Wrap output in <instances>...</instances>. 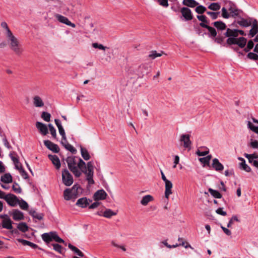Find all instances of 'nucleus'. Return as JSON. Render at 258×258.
Listing matches in <instances>:
<instances>
[{
	"mask_svg": "<svg viewBox=\"0 0 258 258\" xmlns=\"http://www.w3.org/2000/svg\"><path fill=\"white\" fill-rule=\"evenodd\" d=\"M81 173H83L86 175V180L88 181V184L90 185L94 183L93 179L94 175V165L92 161L88 162L85 166L81 169Z\"/></svg>",
	"mask_w": 258,
	"mask_h": 258,
	"instance_id": "3",
	"label": "nucleus"
},
{
	"mask_svg": "<svg viewBox=\"0 0 258 258\" xmlns=\"http://www.w3.org/2000/svg\"><path fill=\"white\" fill-rule=\"evenodd\" d=\"M209 153V150L208 149L206 148V150L204 151H201L199 150L196 152V154H197L199 156H204L208 155Z\"/></svg>",
	"mask_w": 258,
	"mask_h": 258,
	"instance_id": "54",
	"label": "nucleus"
},
{
	"mask_svg": "<svg viewBox=\"0 0 258 258\" xmlns=\"http://www.w3.org/2000/svg\"><path fill=\"white\" fill-rule=\"evenodd\" d=\"M48 158L51 161L53 164L55 166V168L57 170L59 169L60 167L61 164L58 157L55 155H49Z\"/></svg>",
	"mask_w": 258,
	"mask_h": 258,
	"instance_id": "24",
	"label": "nucleus"
},
{
	"mask_svg": "<svg viewBox=\"0 0 258 258\" xmlns=\"http://www.w3.org/2000/svg\"><path fill=\"white\" fill-rule=\"evenodd\" d=\"M19 172H20L21 176L24 179H27L28 178V175L27 173L25 171V170L24 169V168L22 167V166H20Z\"/></svg>",
	"mask_w": 258,
	"mask_h": 258,
	"instance_id": "55",
	"label": "nucleus"
},
{
	"mask_svg": "<svg viewBox=\"0 0 258 258\" xmlns=\"http://www.w3.org/2000/svg\"><path fill=\"white\" fill-rule=\"evenodd\" d=\"M240 168L244 170V171H245L246 172H250L251 171V168L250 167L248 166L246 163H245V160H243V162H241L240 163Z\"/></svg>",
	"mask_w": 258,
	"mask_h": 258,
	"instance_id": "43",
	"label": "nucleus"
},
{
	"mask_svg": "<svg viewBox=\"0 0 258 258\" xmlns=\"http://www.w3.org/2000/svg\"><path fill=\"white\" fill-rule=\"evenodd\" d=\"M211 166L217 172H220L224 169V166L219 162L217 158L213 159Z\"/></svg>",
	"mask_w": 258,
	"mask_h": 258,
	"instance_id": "19",
	"label": "nucleus"
},
{
	"mask_svg": "<svg viewBox=\"0 0 258 258\" xmlns=\"http://www.w3.org/2000/svg\"><path fill=\"white\" fill-rule=\"evenodd\" d=\"M61 145L68 151H70L73 154H75L77 152V150L71 144L69 143H64L63 141H61Z\"/></svg>",
	"mask_w": 258,
	"mask_h": 258,
	"instance_id": "32",
	"label": "nucleus"
},
{
	"mask_svg": "<svg viewBox=\"0 0 258 258\" xmlns=\"http://www.w3.org/2000/svg\"><path fill=\"white\" fill-rule=\"evenodd\" d=\"M17 154L15 152H12L10 153V156L14 164H19L18 158L16 157Z\"/></svg>",
	"mask_w": 258,
	"mask_h": 258,
	"instance_id": "45",
	"label": "nucleus"
},
{
	"mask_svg": "<svg viewBox=\"0 0 258 258\" xmlns=\"http://www.w3.org/2000/svg\"><path fill=\"white\" fill-rule=\"evenodd\" d=\"M92 46L95 48H98L101 50H105L107 48L106 46H103L102 44H98L97 43H93Z\"/></svg>",
	"mask_w": 258,
	"mask_h": 258,
	"instance_id": "56",
	"label": "nucleus"
},
{
	"mask_svg": "<svg viewBox=\"0 0 258 258\" xmlns=\"http://www.w3.org/2000/svg\"><path fill=\"white\" fill-rule=\"evenodd\" d=\"M228 11L230 12L231 17L233 18L238 16L239 14L242 12L240 10L236 8V6L235 4L231 2L229 3Z\"/></svg>",
	"mask_w": 258,
	"mask_h": 258,
	"instance_id": "11",
	"label": "nucleus"
},
{
	"mask_svg": "<svg viewBox=\"0 0 258 258\" xmlns=\"http://www.w3.org/2000/svg\"><path fill=\"white\" fill-rule=\"evenodd\" d=\"M55 17L59 22L61 23L70 26L73 28H75L76 27V25L74 23H72L67 17L64 16L59 14H56L55 15Z\"/></svg>",
	"mask_w": 258,
	"mask_h": 258,
	"instance_id": "14",
	"label": "nucleus"
},
{
	"mask_svg": "<svg viewBox=\"0 0 258 258\" xmlns=\"http://www.w3.org/2000/svg\"><path fill=\"white\" fill-rule=\"evenodd\" d=\"M116 215V213L113 211H112L111 209H106L103 213V216L104 217L110 218L112 216H115Z\"/></svg>",
	"mask_w": 258,
	"mask_h": 258,
	"instance_id": "40",
	"label": "nucleus"
},
{
	"mask_svg": "<svg viewBox=\"0 0 258 258\" xmlns=\"http://www.w3.org/2000/svg\"><path fill=\"white\" fill-rule=\"evenodd\" d=\"M153 200V197L151 195H146L142 198L141 204L143 206H146L148 204Z\"/></svg>",
	"mask_w": 258,
	"mask_h": 258,
	"instance_id": "33",
	"label": "nucleus"
},
{
	"mask_svg": "<svg viewBox=\"0 0 258 258\" xmlns=\"http://www.w3.org/2000/svg\"><path fill=\"white\" fill-rule=\"evenodd\" d=\"M54 122L58 128L59 133L60 135L61 136V141H66V135L65 133V131L61 125L60 120L58 119H55Z\"/></svg>",
	"mask_w": 258,
	"mask_h": 258,
	"instance_id": "17",
	"label": "nucleus"
},
{
	"mask_svg": "<svg viewBox=\"0 0 258 258\" xmlns=\"http://www.w3.org/2000/svg\"><path fill=\"white\" fill-rule=\"evenodd\" d=\"M216 212L218 214L224 216H225L227 215L226 212L223 210V208H218L216 210Z\"/></svg>",
	"mask_w": 258,
	"mask_h": 258,
	"instance_id": "62",
	"label": "nucleus"
},
{
	"mask_svg": "<svg viewBox=\"0 0 258 258\" xmlns=\"http://www.w3.org/2000/svg\"><path fill=\"white\" fill-rule=\"evenodd\" d=\"M10 41L11 48L17 54H20L22 50L19 47V41L13 34L12 32H9V34L7 35Z\"/></svg>",
	"mask_w": 258,
	"mask_h": 258,
	"instance_id": "5",
	"label": "nucleus"
},
{
	"mask_svg": "<svg viewBox=\"0 0 258 258\" xmlns=\"http://www.w3.org/2000/svg\"><path fill=\"white\" fill-rule=\"evenodd\" d=\"M244 156L247 159H249V158H250V157H251V158H253V159L258 158V154L256 153H253V154H248L247 153H245L244 154Z\"/></svg>",
	"mask_w": 258,
	"mask_h": 258,
	"instance_id": "57",
	"label": "nucleus"
},
{
	"mask_svg": "<svg viewBox=\"0 0 258 258\" xmlns=\"http://www.w3.org/2000/svg\"><path fill=\"white\" fill-rule=\"evenodd\" d=\"M62 183L68 186L71 185L74 182L73 176L67 169L62 171Z\"/></svg>",
	"mask_w": 258,
	"mask_h": 258,
	"instance_id": "6",
	"label": "nucleus"
},
{
	"mask_svg": "<svg viewBox=\"0 0 258 258\" xmlns=\"http://www.w3.org/2000/svg\"><path fill=\"white\" fill-rule=\"evenodd\" d=\"M157 2L162 7L166 8L169 6L168 0H157Z\"/></svg>",
	"mask_w": 258,
	"mask_h": 258,
	"instance_id": "58",
	"label": "nucleus"
},
{
	"mask_svg": "<svg viewBox=\"0 0 258 258\" xmlns=\"http://www.w3.org/2000/svg\"><path fill=\"white\" fill-rule=\"evenodd\" d=\"M224 35L228 37L226 40V44L228 45H237L241 48H244L245 46L247 39L243 37L237 38L238 36L237 29L227 28Z\"/></svg>",
	"mask_w": 258,
	"mask_h": 258,
	"instance_id": "1",
	"label": "nucleus"
},
{
	"mask_svg": "<svg viewBox=\"0 0 258 258\" xmlns=\"http://www.w3.org/2000/svg\"><path fill=\"white\" fill-rule=\"evenodd\" d=\"M48 126L49 127L50 133L52 138L55 139H56V130L55 129V128L53 127V126L51 124H49Z\"/></svg>",
	"mask_w": 258,
	"mask_h": 258,
	"instance_id": "46",
	"label": "nucleus"
},
{
	"mask_svg": "<svg viewBox=\"0 0 258 258\" xmlns=\"http://www.w3.org/2000/svg\"><path fill=\"white\" fill-rule=\"evenodd\" d=\"M51 245L55 251L58 252L59 253H62V247L60 245L57 243H52Z\"/></svg>",
	"mask_w": 258,
	"mask_h": 258,
	"instance_id": "47",
	"label": "nucleus"
},
{
	"mask_svg": "<svg viewBox=\"0 0 258 258\" xmlns=\"http://www.w3.org/2000/svg\"><path fill=\"white\" fill-rule=\"evenodd\" d=\"M214 38H215V42L219 44H222V43L223 42V41L224 39V37H222V36H218L217 37H216Z\"/></svg>",
	"mask_w": 258,
	"mask_h": 258,
	"instance_id": "60",
	"label": "nucleus"
},
{
	"mask_svg": "<svg viewBox=\"0 0 258 258\" xmlns=\"http://www.w3.org/2000/svg\"><path fill=\"white\" fill-rule=\"evenodd\" d=\"M12 189L16 194H20L22 192L21 188L20 185L16 182H15L12 186Z\"/></svg>",
	"mask_w": 258,
	"mask_h": 258,
	"instance_id": "48",
	"label": "nucleus"
},
{
	"mask_svg": "<svg viewBox=\"0 0 258 258\" xmlns=\"http://www.w3.org/2000/svg\"><path fill=\"white\" fill-rule=\"evenodd\" d=\"M247 58L254 60H258V55L253 52H249L247 55Z\"/></svg>",
	"mask_w": 258,
	"mask_h": 258,
	"instance_id": "51",
	"label": "nucleus"
},
{
	"mask_svg": "<svg viewBox=\"0 0 258 258\" xmlns=\"http://www.w3.org/2000/svg\"><path fill=\"white\" fill-rule=\"evenodd\" d=\"M70 188H67L63 191V197L66 201H74L78 197L79 191H74Z\"/></svg>",
	"mask_w": 258,
	"mask_h": 258,
	"instance_id": "7",
	"label": "nucleus"
},
{
	"mask_svg": "<svg viewBox=\"0 0 258 258\" xmlns=\"http://www.w3.org/2000/svg\"><path fill=\"white\" fill-rule=\"evenodd\" d=\"M209 192L214 198L220 199L222 197L221 194L218 191L212 188L209 189Z\"/></svg>",
	"mask_w": 258,
	"mask_h": 258,
	"instance_id": "41",
	"label": "nucleus"
},
{
	"mask_svg": "<svg viewBox=\"0 0 258 258\" xmlns=\"http://www.w3.org/2000/svg\"><path fill=\"white\" fill-rule=\"evenodd\" d=\"M5 201L7 202L8 204L11 207L16 206L18 202H19V200L17 196L12 194H8L6 195Z\"/></svg>",
	"mask_w": 258,
	"mask_h": 258,
	"instance_id": "9",
	"label": "nucleus"
},
{
	"mask_svg": "<svg viewBox=\"0 0 258 258\" xmlns=\"http://www.w3.org/2000/svg\"><path fill=\"white\" fill-rule=\"evenodd\" d=\"M199 160L201 163L204 164L203 166H205V165L209 166L210 165V163L206 157L200 158L199 159Z\"/></svg>",
	"mask_w": 258,
	"mask_h": 258,
	"instance_id": "59",
	"label": "nucleus"
},
{
	"mask_svg": "<svg viewBox=\"0 0 258 258\" xmlns=\"http://www.w3.org/2000/svg\"><path fill=\"white\" fill-rule=\"evenodd\" d=\"M249 146L253 149H258V141L253 139L250 140Z\"/></svg>",
	"mask_w": 258,
	"mask_h": 258,
	"instance_id": "53",
	"label": "nucleus"
},
{
	"mask_svg": "<svg viewBox=\"0 0 258 258\" xmlns=\"http://www.w3.org/2000/svg\"><path fill=\"white\" fill-rule=\"evenodd\" d=\"M17 228L22 232H26L28 230L29 227L25 222H21L17 225Z\"/></svg>",
	"mask_w": 258,
	"mask_h": 258,
	"instance_id": "35",
	"label": "nucleus"
},
{
	"mask_svg": "<svg viewBox=\"0 0 258 258\" xmlns=\"http://www.w3.org/2000/svg\"><path fill=\"white\" fill-rule=\"evenodd\" d=\"M68 247L72 251H74L78 255L81 257H83L84 256V253L80 249L71 243L69 244Z\"/></svg>",
	"mask_w": 258,
	"mask_h": 258,
	"instance_id": "34",
	"label": "nucleus"
},
{
	"mask_svg": "<svg viewBox=\"0 0 258 258\" xmlns=\"http://www.w3.org/2000/svg\"><path fill=\"white\" fill-rule=\"evenodd\" d=\"M100 203L99 202H95L94 203H93V204H92L91 205H89V208L90 209H95L96 208H97L99 205H100Z\"/></svg>",
	"mask_w": 258,
	"mask_h": 258,
	"instance_id": "64",
	"label": "nucleus"
},
{
	"mask_svg": "<svg viewBox=\"0 0 258 258\" xmlns=\"http://www.w3.org/2000/svg\"><path fill=\"white\" fill-rule=\"evenodd\" d=\"M206 13L208 15H209L211 17L212 20L216 19L218 18L219 14H220L219 12H213L210 11H207Z\"/></svg>",
	"mask_w": 258,
	"mask_h": 258,
	"instance_id": "50",
	"label": "nucleus"
},
{
	"mask_svg": "<svg viewBox=\"0 0 258 258\" xmlns=\"http://www.w3.org/2000/svg\"><path fill=\"white\" fill-rule=\"evenodd\" d=\"M12 215L13 219L15 221L22 220L24 219L23 213L17 209H14L12 211Z\"/></svg>",
	"mask_w": 258,
	"mask_h": 258,
	"instance_id": "22",
	"label": "nucleus"
},
{
	"mask_svg": "<svg viewBox=\"0 0 258 258\" xmlns=\"http://www.w3.org/2000/svg\"><path fill=\"white\" fill-rule=\"evenodd\" d=\"M1 26L5 29L7 31V35L9 34V32H11V31L10 30V29H9L7 24L6 22H3L2 23H1Z\"/></svg>",
	"mask_w": 258,
	"mask_h": 258,
	"instance_id": "61",
	"label": "nucleus"
},
{
	"mask_svg": "<svg viewBox=\"0 0 258 258\" xmlns=\"http://www.w3.org/2000/svg\"><path fill=\"white\" fill-rule=\"evenodd\" d=\"M44 145L53 152L57 153L59 151V148L57 144H55L49 140L44 141Z\"/></svg>",
	"mask_w": 258,
	"mask_h": 258,
	"instance_id": "10",
	"label": "nucleus"
},
{
	"mask_svg": "<svg viewBox=\"0 0 258 258\" xmlns=\"http://www.w3.org/2000/svg\"><path fill=\"white\" fill-rule=\"evenodd\" d=\"M180 12L182 17L185 21H188L192 20L194 16L191 10L187 7H182L180 9Z\"/></svg>",
	"mask_w": 258,
	"mask_h": 258,
	"instance_id": "8",
	"label": "nucleus"
},
{
	"mask_svg": "<svg viewBox=\"0 0 258 258\" xmlns=\"http://www.w3.org/2000/svg\"><path fill=\"white\" fill-rule=\"evenodd\" d=\"M165 197L167 199H169V197L172 194V188L173 187L172 183L170 180H167L165 182Z\"/></svg>",
	"mask_w": 258,
	"mask_h": 258,
	"instance_id": "21",
	"label": "nucleus"
},
{
	"mask_svg": "<svg viewBox=\"0 0 258 258\" xmlns=\"http://www.w3.org/2000/svg\"><path fill=\"white\" fill-rule=\"evenodd\" d=\"M68 166L76 177L81 175V169L85 166V162L80 157L69 156L66 159Z\"/></svg>",
	"mask_w": 258,
	"mask_h": 258,
	"instance_id": "2",
	"label": "nucleus"
},
{
	"mask_svg": "<svg viewBox=\"0 0 258 258\" xmlns=\"http://www.w3.org/2000/svg\"><path fill=\"white\" fill-rule=\"evenodd\" d=\"M149 70V67L147 63L141 64L137 69L138 75L140 77H143L145 74L147 73Z\"/></svg>",
	"mask_w": 258,
	"mask_h": 258,
	"instance_id": "20",
	"label": "nucleus"
},
{
	"mask_svg": "<svg viewBox=\"0 0 258 258\" xmlns=\"http://www.w3.org/2000/svg\"><path fill=\"white\" fill-rule=\"evenodd\" d=\"M41 117L45 121L48 122L50 120L51 115L47 112L43 111L42 112Z\"/></svg>",
	"mask_w": 258,
	"mask_h": 258,
	"instance_id": "44",
	"label": "nucleus"
},
{
	"mask_svg": "<svg viewBox=\"0 0 258 258\" xmlns=\"http://www.w3.org/2000/svg\"><path fill=\"white\" fill-rule=\"evenodd\" d=\"M200 26L202 28H205L208 30L209 33H210L209 36L210 37H216L217 33L216 32V29L214 28L211 27L204 23H201L200 24Z\"/></svg>",
	"mask_w": 258,
	"mask_h": 258,
	"instance_id": "23",
	"label": "nucleus"
},
{
	"mask_svg": "<svg viewBox=\"0 0 258 258\" xmlns=\"http://www.w3.org/2000/svg\"><path fill=\"white\" fill-rule=\"evenodd\" d=\"M81 153L82 157L85 160H88L90 158V156L87 150L83 147H81Z\"/></svg>",
	"mask_w": 258,
	"mask_h": 258,
	"instance_id": "37",
	"label": "nucleus"
},
{
	"mask_svg": "<svg viewBox=\"0 0 258 258\" xmlns=\"http://www.w3.org/2000/svg\"><path fill=\"white\" fill-rule=\"evenodd\" d=\"M13 222L10 219L7 218L5 220H3L2 222V226L3 228L9 230H12L13 228L12 226Z\"/></svg>",
	"mask_w": 258,
	"mask_h": 258,
	"instance_id": "27",
	"label": "nucleus"
},
{
	"mask_svg": "<svg viewBox=\"0 0 258 258\" xmlns=\"http://www.w3.org/2000/svg\"><path fill=\"white\" fill-rule=\"evenodd\" d=\"M42 240L47 244L49 243L52 240L58 243H64V241L59 237L55 231L48 233H44L41 235Z\"/></svg>",
	"mask_w": 258,
	"mask_h": 258,
	"instance_id": "4",
	"label": "nucleus"
},
{
	"mask_svg": "<svg viewBox=\"0 0 258 258\" xmlns=\"http://www.w3.org/2000/svg\"><path fill=\"white\" fill-rule=\"evenodd\" d=\"M18 204L19 205L20 207L24 210H27L29 207L28 203L23 200H19Z\"/></svg>",
	"mask_w": 258,
	"mask_h": 258,
	"instance_id": "42",
	"label": "nucleus"
},
{
	"mask_svg": "<svg viewBox=\"0 0 258 258\" xmlns=\"http://www.w3.org/2000/svg\"><path fill=\"white\" fill-rule=\"evenodd\" d=\"M254 19L252 18H249L246 19L243 18H240V20H237L236 22L241 27H247L251 25Z\"/></svg>",
	"mask_w": 258,
	"mask_h": 258,
	"instance_id": "15",
	"label": "nucleus"
},
{
	"mask_svg": "<svg viewBox=\"0 0 258 258\" xmlns=\"http://www.w3.org/2000/svg\"><path fill=\"white\" fill-rule=\"evenodd\" d=\"M111 244L116 247L119 248L121 249L123 251H126V248H125V247L124 246L118 245L113 241H112L111 242Z\"/></svg>",
	"mask_w": 258,
	"mask_h": 258,
	"instance_id": "63",
	"label": "nucleus"
},
{
	"mask_svg": "<svg viewBox=\"0 0 258 258\" xmlns=\"http://www.w3.org/2000/svg\"><path fill=\"white\" fill-rule=\"evenodd\" d=\"M195 11L198 14L202 15L205 12H206L207 9L203 5H198L196 7Z\"/></svg>",
	"mask_w": 258,
	"mask_h": 258,
	"instance_id": "38",
	"label": "nucleus"
},
{
	"mask_svg": "<svg viewBox=\"0 0 258 258\" xmlns=\"http://www.w3.org/2000/svg\"><path fill=\"white\" fill-rule=\"evenodd\" d=\"M182 5L187 8H194L199 5V3L195 0H183Z\"/></svg>",
	"mask_w": 258,
	"mask_h": 258,
	"instance_id": "26",
	"label": "nucleus"
},
{
	"mask_svg": "<svg viewBox=\"0 0 258 258\" xmlns=\"http://www.w3.org/2000/svg\"><path fill=\"white\" fill-rule=\"evenodd\" d=\"M190 136L188 134H183L181 135L180 141L183 143V147L185 148L190 149L191 145V142L190 140Z\"/></svg>",
	"mask_w": 258,
	"mask_h": 258,
	"instance_id": "12",
	"label": "nucleus"
},
{
	"mask_svg": "<svg viewBox=\"0 0 258 258\" xmlns=\"http://www.w3.org/2000/svg\"><path fill=\"white\" fill-rule=\"evenodd\" d=\"M221 12L222 16L225 19H228L231 16L230 14L228 13L227 9L224 7L222 9Z\"/></svg>",
	"mask_w": 258,
	"mask_h": 258,
	"instance_id": "52",
	"label": "nucleus"
},
{
	"mask_svg": "<svg viewBox=\"0 0 258 258\" xmlns=\"http://www.w3.org/2000/svg\"><path fill=\"white\" fill-rule=\"evenodd\" d=\"M107 195L103 189L97 190L93 195V199L95 201L103 200L106 198Z\"/></svg>",
	"mask_w": 258,
	"mask_h": 258,
	"instance_id": "18",
	"label": "nucleus"
},
{
	"mask_svg": "<svg viewBox=\"0 0 258 258\" xmlns=\"http://www.w3.org/2000/svg\"><path fill=\"white\" fill-rule=\"evenodd\" d=\"M251 24L252 28L249 31V35L251 37H253L258 32V22L256 19H254Z\"/></svg>",
	"mask_w": 258,
	"mask_h": 258,
	"instance_id": "25",
	"label": "nucleus"
},
{
	"mask_svg": "<svg viewBox=\"0 0 258 258\" xmlns=\"http://www.w3.org/2000/svg\"><path fill=\"white\" fill-rule=\"evenodd\" d=\"M197 19L200 21H201V23H204L206 24H207L209 23L208 21L207 20V18L206 16L201 15H198L197 16Z\"/></svg>",
	"mask_w": 258,
	"mask_h": 258,
	"instance_id": "49",
	"label": "nucleus"
},
{
	"mask_svg": "<svg viewBox=\"0 0 258 258\" xmlns=\"http://www.w3.org/2000/svg\"><path fill=\"white\" fill-rule=\"evenodd\" d=\"M36 127L39 133L43 136H45L48 133V130L46 125L41 122L37 121L36 122Z\"/></svg>",
	"mask_w": 258,
	"mask_h": 258,
	"instance_id": "16",
	"label": "nucleus"
},
{
	"mask_svg": "<svg viewBox=\"0 0 258 258\" xmlns=\"http://www.w3.org/2000/svg\"><path fill=\"white\" fill-rule=\"evenodd\" d=\"M164 54L163 51H161L160 53H158L156 50H152L150 52L148 57L152 59H154L157 57H160Z\"/></svg>",
	"mask_w": 258,
	"mask_h": 258,
	"instance_id": "36",
	"label": "nucleus"
},
{
	"mask_svg": "<svg viewBox=\"0 0 258 258\" xmlns=\"http://www.w3.org/2000/svg\"><path fill=\"white\" fill-rule=\"evenodd\" d=\"M33 104L37 107H41L44 106V102L39 96H35L33 97Z\"/></svg>",
	"mask_w": 258,
	"mask_h": 258,
	"instance_id": "28",
	"label": "nucleus"
},
{
	"mask_svg": "<svg viewBox=\"0 0 258 258\" xmlns=\"http://www.w3.org/2000/svg\"><path fill=\"white\" fill-rule=\"evenodd\" d=\"M29 214L33 218L37 219L39 220H42L44 217V214L43 213H38L34 210H31L29 211Z\"/></svg>",
	"mask_w": 258,
	"mask_h": 258,
	"instance_id": "30",
	"label": "nucleus"
},
{
	"mask_svg": "<svg viewBox=\"0 0 258 258\" xmlns=\"http://www.w3.org/2000/svg\"><path fill=\"white\" fill-rule=\"evenodd\" d=\"M221 6L218 3H214L211 4L208 7V8L211 10L214 11H217L220 9Z\"/></svg>",
	"mask_w": 258,
	"mask_h": 258,
	"instance_id": "39",
	"label": "nucleus"
},
{
	"mask_svg": "<svg viewBox=\"0 0 258 258\" xmlns=\"http://www.w3.org/2000/svg\"><path fill=\"white\" fill-rule=\"evenodd\" d=\"M91 202V200L88 199L86 197H83L77 200L76 205L81 208H85L89 205Z\"/></svg>",
	"mask_w": 258,
	"mask_h": 258,
	"instance_id": "13",
	"label": "nucleus"
},
{
	"mask_svg": "<svg viewBox=\"0 0 258 258\" xmlns=\"http://www.w3.org/2000/svg\"><path fill=\"white\" fill-rule=\"evenodd\" d=\"M214 27H215L218 30H224L226 28V24L222 21H216L213 23Z\"/></svg>",
	"mask_w": 258,
	"mask_h": 258,
	"instance_id": "29",
	"label": "nucleus"
},
{
	"mask_svg": "<svg viewBox=\"0 0 258 258\" xmlns=\"http://www.w3.org/2000/svg\"><path fill=\"white\" fill-rule=\"evenodd\" d=\"M1 180L6 183H9L12 182V176L10 173H6L1 176Z\"/></svg>",
	"mask_w": 258,
	"mask_h": 258,
	"instance_id": "31",
	"label": "nucleus"
}]
</instances>
